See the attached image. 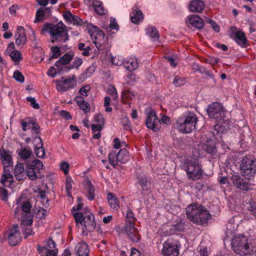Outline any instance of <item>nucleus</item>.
Returning <instances> with one entry per match:
<instances>
[{"label":"nucleus","mask_w":256,"mask_h":256,"mask_svg":"<svg viewBox=\"0 0 256 256\" xmlns=\"http://www.w3.org/2000/svg\"><path fill=\"white\" fill-rule=\"evenodd\" d=\"M188 218L194 224L205 226L212 215L206 208L198 203H192L186 208Z\"/></svg>","instance_id":"f257e3e1"},{"label":"nucleus","mask_w":256,"mask_h":256,"mask_svg":"<svg viewBox=\"0 0 256 256\" xmlns=\"http://www.w3.org/2000/svg\"><path fill=\"white\" fill-rule=\"evenodd\" d=\"M234 251L240 256H251L254 252L247 236L242 234L236 235L232 241Z\"/></svg>","instance_id":"f03ea898"},{"label":"nucleus","mask_w":256,"mask_h":256,"mask_svg":"<svg viewBox=\"0 0 256 256\" xmlns=\"http://www.w3.org/2000/svg\"><path fill=\"white\" fill-rule=\"evenodd\" d=\"M48 32L52 38V42H57L62 44L68 40L69 35L68 30H65L64 27L53 26L51 23H46L42 29V33Z\"/></svg>","instance_id":"7ed1b4c3"},{"label":"nucleus","mask_w":256,"mask_h":256,"mask_svg":"<svg viewBox=\"0 0 256 256\" xmlns=\"http://www.w3.org/2000/svg\"><path fill=\"white\" fill-rule=\"evenodd\" d=\"M198 120L196 114L188 111L177 120L176 122L177 128L182 133H190L196 128V124Z\"/></svg>","instance_id":"20e7f679"},{"label":"nucleus","mask_w":256,"mask_h":256,"mask_svg":"<svg viewBox=\"0 0 256 256\" xmlns=\"http://www.w3.org/2000/svg\"><path fill=\"white\" fill-rule=\"evenodd\" d=\"M182 168L186 172L188 178L192 180H200L203 176L202 166L196 159L186 160Z\"/></svg>","instance_id":"39448f33"},{"label":"nucleus","mask_w":256,"mask_h":256,"mask_svg":"<svg viewBox=\"0 0 256 256\" xmlns=\"http://www.w3.org/2000/svg\"><path fill=\"white\" fill-rule=\"evenodd\" d=\"M87 28L96 48L99 50H104L106 48L108 38L105 36L104 32L92 24H88Z\"/></svg>","instance_id":"423d86ee"},{"label":"nucleus","mask_w":256,"mask_h":256,"mask_svg":"<svg viewBox=\"0 0 256 256\" xmlns=\"http://www.w3.org/2000/svg\"><path fill=\"white\" fill-rule=\"evenodd\" d=\"M242 175L246 179H252L256 174V158L252 155L243 157L240 164Z\"/></svg>","instance_id":"0eeeda50"},{"label":"nucleus","mask_w":256,"mask_h":256,"mask_svg":"<svg viewBox=\"0 0 256 256\" xmlns=\"http://www.w3.org/2000/svg\"><path fill=\"white\" fill-rule=\"evenodd\" d=\"M161 122L164 124H170V120L168 116H163L161 120H160L158 118L156 112L152 110H150L147 114L146 125L148 128L152 130L154 132H157L160 130Z\"/></svg>","instance_id":"6e6552de"},{"label":"nucleus","mask_w":256,"mask_h":256,"mask_svg":"<svg viewBox=\"0 0 256 256\" xmlns=\"http://www.w3.org/2000/svg\"><path fill=\"white\" fill-rule=\"evenodd\" d=\"M76 76L72 75L70 78L62 76L60 80H55L56 84V89L58 92H65L70 89L73 88L76 84Z\"/></svg>","instance_id":"1a4fd4ad"},{"label":"nucleus","mask_w":256,"mask_h":256,"mask_svg":"<svg viewBox=\"0 0 256 256\" xmlns=\"http://www.w3.org/2000/svg\"><path fill=\"white\" fill-rule=\"evenodd\" d=\"M209 117L216 120L224 118V110L223 106L219 102H215L210 104L206 109Z\"/></svg>","instance_id":"9d476101"},{"label":"nucleus","mask_w":256,"mask_h":256,"mask_svg":"<svg viewBox=\"0 0 256 256\" xmlns=\"http://www.w3.org/2000/svg\"><path fill=\"white\" fill-rule=\"evenodd\" d=\"M230 120L227 119L224 120H218V122L214 126V130L212 134L216 138H221L222 134H225L230 130Z\"/></svg>","instance_id":"9b49d317"},{"label":"nucleus","mask_w":256,"mask_h":256,"mask_svg":"<svg viewBox=\"0 0 256 256\" xmlns=\"http://www.w3.org/2000/svg\"><path fill=\"white\" fill-rule=\"evenodd\" d=\"M134 225L133 222H126L124 230L128 238L132 242H138L140 240L141 236Z\"/></svg>","instance_id":"f8f14e48"},{"label":"nucleus","mask_w":256,"mask_h":256,"mask_svg":"<svg viewBox=\"0 0 256 256\" xmlns=\"http://www.w3.org/2000/svg\"><path fill=\"white\" fill-rule=\"evenodd\" d=\"M230 180L234 186L241 190L247 192L253 189L250 186L252 184L238 174H232L230 177Z\"/></svg>","instance_id":"ddd939ff"},{"label":"nucleus","mask_w":256,"mask_h":256,"mask_svg":"<svg viewBox=\"0 0 256 256\" xmlns=\"http://www.w3.org/2000/svg\"><path fill=\"white\" fill-rule=\"evenodd\" d=\"M0 160L4 166V172H6V168L13 165L12 152L9 150H6L3 148L0 149Z\"/></svg>","instance_id":"4468645a"},{"label":"nucleus","mask_w":256,"mask_h":256,"mask_svg":"<svg viewBox=\"0 0 256 256\" xmlns=\"http://www.w3.org/2000/svg\"><path fill=\"white\" fill-rule=\"evenodd\" d=\"M162 254L164 256H178L179 250L176 244L165 242L163 244Z\"/></svg>","instance_id":"2eb2a0df"},{"label":"nucleus","mask_w":256,"mask_h":256,"mask_svg":"<svg viewBox=\"0 0 256 256\" xmlns=\"http://www.w3.org/2000/svg\"><path fill=\"white\" fill-rule=\"evenodd\" d=\"M186 22L199 30L202 29L204 26V20L197 14H192L188 16Z\"/></svg>","instance_id":"dca6fc26"},{"label":"nucleus","mask_w":256,"mask_h":256,"mask_svg":"<svg viewBox=\"0 0 256 256\" xmlns=\"http://www.w3.org/2000/svg\"><path fill=\"white\" fill-rule=\"evenodd\" d=\"M16 44L17 46H24L26 44L27 38L24 28L22 26L17 28V32L15 34Z\"/></svg>","instance_id":"f3484780"},{"label":"nucleus","mask_w":256,"mask_h":256,"mask_svg":"<svg viewBox=\"0 0 256 256\" xmlns=\"http://www.w3.org/2000/svg\"><path fill=\"white\" fill-rule=\"evenodd\" d=\"M204 7V3L202 0H192L188 4V10L192 12L200 13Z\"/></svg>","instance_id":"a211bd4d"},{"label":"nucleus","mask_w":256,"mask_h":256,"mask_svg":"<svg viewBox=\"0 0 256 256\" xmlns=\"http://www.w3.org/2000/svg\"><path fill=\"white\" fill-rule=\"evenodd\" d=\"M84 226L86 230L90 232H92L96 226L94 216L92 213L85 216Z\"/></svg>","instance_id":"6ab92c4d"},{"label":"nucleus","mask_w":256,"mask_h":256,"mask_svg":"<svg viewBox=\"0 0 256 256\" xmlns=\"http://www.w3.org/2000/svg\"><path fill=\"white\" fill-rule=\"evenodd\" d=\"M38 140V142L37 144L34 146V150L36 156L39 158H43L45 155V150L43 146L42 141L41 138L39 136H36L34 138V140Z\"/></svg>","instance_id":"aec40b11"},{"label":"nucleus","mask_w":256,"mask_h":256,"mask_svg":"<svg viewBox=\"0 0 256 256\" xmlns=\"http://www.w3.org/2000/svg\"><path fill=\"white\" fill-rule=\"evenodd\" d=\"M202 148L203 150L212 156L216 155L218 152L216 142L212 140H207L203 144Z\"/></svg>","instance_id":"412c9836"},{"label":"nucleus","mask_w":256,"mask_h":256,"mask_svg":"<svg viewBox=\"0 0 256 256\" xmlns=\"http://www.w3.org/2000/svg\"><path fill=\"white\" fill-rule=\"evenodd\" d=\"M2 175L0 178V182L2 184L5 186H11L14 182L13 176L10 173V170L6 168V172Z\"/></svg>","instance_id":"4be33fe9"},{"label":"nucleus","mask_w":256,"mask_h":256,"mask_svg":"<svg viewBox=\"0 0 256 256\" xmlns=\"http://www.w3.org/2000/svg\"><path fill=\"white\" fill-rule=\"evenodd\" d=\"M128 160V151L124 148L120 149L117 154L116 160V165L124 164Z\"/></svg>","instance_id":"5701e85b"},{"label":"nucleus","mask_w":256,"mask_h":256,"mask_svg":"<svg viewBox=\"0 0 256 256\" xmlns=\"http://www.w3.org/2000/svg\"><path fill=\"white\" fill-rule=\"evenodd\" d=\"M234 40L238 44L243 47H245L248 42L244 32L242 31H236Z\"/></svg>","instance_id":"b1692460"},{"label":"nucleus","mask_w":256,"mask_h":256,"mask_svg":"<svg viewBox=\"0 0 256 256\" xmlns=\"http://www.w3.org/2000/svg\"><path fill=\"white\" fill-rule=\"evenodd\" d=\"M74 56V53L72 51L66 52L64 56L60 57L58 60H57V63H61L64 65L68 64L73 59Z\"/></svg>","instance_id":"393cba45"},{"label":"nucleus","mask_w":256,"mask_h":256,"mask_svg":"<svg viewBox=\"0 0 256 256\" xmlns=\"http://www.w3.org/2000/svg\"><path fill=\"white\" fill-rule=\"evenodd\" d=\"M35 170L33 164H26V175L31 180H36L38 178Z\"/></svg>","instance_id":"a878e982"},{"label":"nucleus","mask_w":256,"mask_h":256,"mask_svg":"<svg viewBox=\"0 0 256 256\" xmlns=\"http://www.w3.org/2000/svg\"><path fill=\"white\" fill-rule=\"evenodd\" d=\"M77 250L78 256H88L90 250L88 245L84 242L79 244Z\"/></svg>","instance_id":"bb28decb"},{"label":"nucleus","mask_w":256,"mask_h":256,"mask_svg":"<svg viewBox=\"0 0 256 256\" xmlns=\"http://www.w3.org/2000/svg\"><path fill=\"white\" fill-rule=\"evenodd\" d=\"M144 18L142 12L140 10L132 11L130 14V20L132 23L138 24Z\"/></svg>","instance_id":"cd10ccee"},{"label":"nucleus","mask_w":256,"mask_h":256,"mask_svg":"<svg viewBox=\"0 0 256 256\" xmlns=\"http://www.w3.org/2000/svg\"><path fill=\"white\" fill-rule=\"evenodd\" d=\"M86 188L88 192V198L90 200H94L95 198V188L90 180L86 182Z\"/></svg>","instance_id":"c85d7f7f"},{"label":"nucleus","mask_w":256,"mask_h":256,"mask_svg":"<svg viewBox=\"0 0 256 256\" xmlns=\"http://www.w3.org/2000/svg\"><path fill=\"white\" fill-rule=\"evenodd\" d=\"M124 66L126 69L132 72L138 68V63L136 60L130 58L127 61L124 62Z\"/></svg>","instance_id":"c756f323"},{"label":"nucleus","mask_w":256,"mask_h":256,"mask_svg":"<svg viewBox=\"0 0 256 256\" xmlns=\"http://www.w3.org/2000/svg\"><path fill=\"white\" fill-rule=\"evenodd\" d=\"M108 204L112 208H119L118 200L116 197V196L113 193H109L108 194Z\"/></svg>","instance_id":"7c9ffc66"},{"label":"nucleus","mask_w":256,"mask_h":256,"mask_svg":"<svg viewBox=\"0 0 256 256\" xmlns=\"http://www.w3.org/2000/svg\"><path fill=\"white\" fill-rule=\"evenodd\" d=\"M92 6L94 8L95 12L100 16L104 14V10L102 6V3L98 0H94L92 2Z\"/></svg>","instance_id":"2f4dec72"},{"label":"nucleus","mask_w":256,"mask_h":256,"mask_svg":"<svg viewBox=\"0 0 256 256\" xmlns=\"http://www.w3.org/2000/svg\"><path fill=\"white\" fill-rule=\"evenodd\" d=\"M138 179L142 192L147 191L150 190L149 185L150 184L148 182V180L146 176H139L138 178Z\"/></svg>","instance_id":"473e14b6"},{"label":"nucleus","mask_w":256,"mask_h":256,"mask_svg":"<svg viewBox=\"0 0 256 256\" xmlns=\"http://www.w3.org/2000/svg\"><path fill=\"white\" fill-rule=\"evenodd\" d=\"M21 240L20 234H8V240L10 245L12 246H16Z\"/></svg>","instance_id":"72a5a7b5"},{"label":"nucleus","mask_w":256,"mask_h":256,"mask_svg":"<svg viewBox=\"0 0 256 256\" xmlns=\"http://www.w3.org/2000/svg\"><path fill=\"white\" fill-rule=\"evenodd\" d=\"M247 204V210L250 212V214L256 218V202L254 199L250 198Z\"/></svg>","instance_id":"f704fd0d"},{"label":"nucleus","mask_w":256,"mask_h":256,"mask_svg":"<svg viewBox=\"0 0 256 256\" xmlns=\"http://www.w3.org/2000/svg\"><path fill=\"white\" fill-rule=\"evenodd\" d=\"M147 32L150 33V37L154 40L159 39L160 35L154 26H150L148 28Z\"/></svg>","instance_id":"c9c22d12"},{"label":"nucleus","mask_w":256,"mask_h":256,"mask_svg":"<svg viewBox=\"0 0 256 256\" xmlns=\"http://www.w3.org/2000/svg\"><path fill=\"white\" fill-rule=\"evenodd\" d=\"M12 61L16 64L19 63L22 60V54L17 50L12 52L10 54Z\"/></svg>","instance_id":"e433bc0d"},{"label":"nucleus","mask_w":256,"mask_h":256,"mask_svg":"<svg viewBox=\"0 0 256 256\" xmlns=\"http://www.w3.org/2000/svg\"><path fill=\"white\" fill-rule=\"evenodd\" d=\"M32 154V152L30 149L23 148L18 152V156L21 159L26 160Z\"/></svg>","instance_id":"4c0bfd02"},{"label":"nucleus","mask_w":256,"mask_h":256,"mask_svg":"<svg viewBox=\"0 0 256 256\" xmlns=\"http://www.w3.org/2000/svg\"><path fill=\"white\" fill-rule=\"evenodd\" d=\"M184 226V222L181 220L178 222L173 225L172 228H171L170 230H173L174 232H181L185 229Z\"/></svg>","instance_id":"58836bf2"},{"label":"nucleus","mask_w":256,"mask_h":256,"mask_svg":"<svg viewBox=\"0 0 256 256\" xmlns=\"http://www.w3.org/2000/svg\"><path fill=\"white\" fill-rule=\"evenodd\" d=\"M27 214H25L24 216L22 217V218L20 222V226H22V224L26 226H30L33 222V216L32 215H29L26 218H25Z\"/></svg>","instance_id":"ea45409f"},{"label":"nucleus","mask_w":256,"mask_h":256,"mask_svg":"<svg viewBox=\"0 0 256 256\" xmlns=\"http://www.w3.org/2000/svg\"><path fill=\"white\" fill-rule=\"evenodd\" d=\"M95 68L94 66H90L84 72L80 75V78L86 80V78L90 76L94 72Z\"/></svg>","instance_id":"a19ab883"},{"label":"nucleus","mask_w":256,"mask_h":256,"mask_svg":"<svg viewBox=\"0 0 256 256\" xmlns=\"http://www.w3.org/2000/svg\"><path fill=\"white\" fill-rule=\"evenodd\" d=\"M82 62L81 58H76L72 64L70 65L68 67L65 68L66 71L68 72L70 70L74 68H76V69H78V67L82 64Z\"/></svg>","instance_id":"79ce46f5"},{"label":"nucleus","mask_w":256,"mask_h":256,"mask_svg":"<svg viewBox=\"0 0 256 256\" xmlns=\"http://www.w3.org/2000/svg\"><path fill=\"white\" fill-rule=\"evenodd\" d=\"M117 154L114 150L112 151L109 153L108 159L110 164L114 168H116V160Z\"/></svg>","instance_id":"37998d69"},{"label":"nucleus","mask_w":256,"mask_h":256,"mask_svg":"<svg viewBox=\"0 0 256 256\" xmlns=\"http://www.w3.org/2000/svg\"><path fill=\"white\" fill-rule=\"evenodd\" d=\"M45 14L44 10L42 8H38L36 13V18L34 22H40L43 20L44 16Z\"/></svg>","instance_id":"c03bdc74"},{"label":"nucleus","mask_w":256,"mask_h":256,"mask_svg":"<svg viewBox=\"0 0 256 256\" xmlns=\"http://www.w3.org/2000/svg\"><path fill=\"white\" fill-rule=\"evenodd\" d=\"M74 216L75 218L76 224H82L84 222L85 216H84L83 214L80 212H73Z\"/></svg>","instance_id":"a18cd8bd"},{"label":"nucleus","mask_w":256,"mask_h":256,"mask_svg":"<svg viewBox=\"0 0 256 256\" xmlns=\"http://www.w3.org/2000/svg\"><path fill=\"white\" fill-rule=\"evenodd\" d=\"M206 23L210 24L212 29L216 32H220V26L216 24V22L211 18H206L205 20Z\"/></svg>","instance_id":"49530a36"},{"label":"nucleus","mask_w":256,"mask_h":256,"mask_svg":"<svg viewBox=\"0 0 256 256\" xmlns=\"http://www.w3.org/2000/svg\"><path fill=\"white\" fill-rule=\"evenodd\" d=\"M21 228L23 234L25 236L24 238H26L29 236L34 234V232H32V229L28 226H26L25 225L22 224Z\"/></svg>","instance_id":"de8ad7c7"},{"label":"nucleus","mask_w":256,"mask_h":256,"mask_svg":"<svg viewBox=\"0 0 256 256\" xmlns=\"http://www.w3.org/2000/svg\"><path fill=\"white\" fill-rule=\"evenodd\" d=\"M126 222H133V224H135V221L136 220V218L134 216V214L130 208H128L126 214Z\"/></svg>","instance_id":"09e8293b"},{"label":"nucleus","mask_w":256,"mask_h":256,"mask_svg":"<svg viewBox=\"0 0 256 256\" xmlns=\"http://www.w3.org/2000/svg\"><path fill=\"white\" fill-rule=\"evenodd\" d=\"M14 78L20 82H23L24 81V78L22 73L18 70H15L13 75Z\"/></svg>","instance_id":"8fccbe9b"},{"label":"nucleus","mask_w":256,"mask_h":256,"mask_svg":"<svg viewBox=\"0 0 256 256\" xmlns=\"http://www.w3.org/2000/svg\"><path fill=\"white\" fill-rule=\"evenodd\" d=\"M69 24H72L74 25L80 26L82 24L83 22L80 17L74 15Z\"/></svg>","instance_id":"3c124183"},{"label":"nucleus","mask_w":256,"mask_h":256,"mask_svg":"<svg viewBox=\"0 0 256 256\" xmlns=\"http://www.w3.org/2000/svg\"><path fill=\"white\" fill-rule=\"evenodd\" d=\"M94 120L96 122L98 123V124L104 126V120L103 116L101 114H97L94 116Z\"/></svg>","instance_id":"603ef678"},{"label":"nucleus","mask_w":256,"mask_h":256,"mask_svg":"<svg viewBox=\"0 0 256 256\" xmlns=\"http://www.w3.org/2000/svg\"><path fill=\"white\" fill-rule=\"evenodd\" d=\"M32 207L30 202L28 201H26L22 203L21 208L24 212L28 213L30 212Z\"/></svg>","instance_id":"864d4df0"},{"label":"nucleus","mask_w":256,"mask_h":256,"mask_svg":"<svg viewBox=\"0 0 256 256\" xmlns=\"http://www.w3.org/2000/svg\"><path fill=\"white\" fill-rule=\"evenodd\" d=\"M185 83V80L184 78H180L179 76H176L173 80V84L176 86H180Z\"/></svg>","instance_id":"5fc2aeb1"},{"label":"nucleus","mask_w":256,"mask_h":256,"mask_svg":"<svg viewBox=\"0 0 256 256\" xmlns=\"http://www.w3.org/2000/svg\"><path fill=\"white\" fill-rule=\"evenodd\" d=\"M80 108L84 112L85 114L90 111V104L86 101V102H82L79 104Z\"/></svg>","instance_id":"6e6d98bb"},{"label":"nucleus","mask_w":256,"mask_h":256,"mask_svg":"<svg viewBox=\"0 0 256 256\" xmlns=\"http://www.w3.org/2000/svg\"><path fill=\"white\" fill-rule=\"evenodd\" d=\"M30 164H33L34 168L40 170L42 168L44 165L42 162L38 159H34Z\"/></svg>","instance_id":"4d7b16f0"},{"label":"nucleus","mask_w":256,"mask_h":256,"mask_svg":"<svg viewBox=\"0 0 256 256\" xmlns=\"http://www.w3.org/2000/svg\"><path fill=\"white\" fill-rule=\"evenodd\" d=\"M0 196L2 197V200L3 201L7 200L8 198V191L6 188L0 187Z\"/></svg>","instance_id":"13d9d810"},{"label":"nucleus","mask_w":256,"mask_h":256,"mask_svg":"<svg viewBox=\"0 0 256 256\" xmlns=\"http://www.w3.org/2000/svg\"><path fill=\"white\" fill-rule=\"evenodd\" d=\"M26 100L30 102V106L35 109H38L40 108V105L38 104L36 102V100L34 98H32L30 96L26 98Z\"/></svg>","instance_id":"bf43d9fd"},{"label":"nucleus","mask_w":256,"mask_h":256,"mask_svg":"<svg viewBox=\"0 0 256 256\" xmlns=\"http://www.w3.org/2000/svg\"><path fill=\"white\" fill-rule=\"evenodd\" d=\"M69 164L66 162H62L60 165V168L62 170L65 174H68L69 172Z\"/></svg>","instance_id":"052dcab7"},{"label":"nucleus","mask_w":256,"mask_h":256,"mask_svg":"<svg viewBox=\"0 0 256 256\" xmlns=\"http://www.w3.org/2000/svg\"><path fill=\"white\" fill-rule=\"evenodd\" d=\"M72 180L70 178H66V190L67 192V194H69L70 193V190L72 188Z\"/></svg>","instance_id":"680f3d73"},{"label":"nucleus","mask_w":256,"mask_h":256,"mask_svg":"<svg viewBox=\"0 0 256 256\" xmlns=\"http://www.w3.org/2000/svg\"><path fill=\"white\" fill-rule=\"evenodd\" d=\"M24 172V168L23 164L18 162L14 168V173H22Z\"/></svg>","instance_id":"e2e57ef3"},{"label":"nucleus","mask_w":256,"mask_h":256,"mask_svg":"<svg viewBox=\"0 0 256 256\" xmlns=\"http://www.w3.org/2000/svg\"><path fill=\"white\" fill-rule=\"evenodd\" d=\"M90 90V86L89 84L86 85L81 88L79 90V93L84 96H87V92Z\"/></svg>","instance_id":"0e129e2a"},{"label":"nucleus","mask_w":256,"mask_h":256,"mask_svg":"<svg viewBox=\"0 0 256 256\" xmlns=\"http://www.w3.org/2000/svg\"><path fill=\"white\" fill-rule=\"evenodd\" d=\"M62 16L66 22L69 24L74 14L70 11L68 10L64 12Z\"/></svg>","instance_id":"69168bd1"},{"label":"nucleus","mask_w":256,"mask_h":256,"mask_svg":"<svg viewBox=\"0 0 256 256\" xmlns=\"http://www.w3.org/2000/svg\"><path fill=\"white\" fill-rule=\"evenodd\" d=\"M60 116L67 120H71L72 117L68 111L62 110L60 112Z\"/></svg>","instance_id":"338daca9"},{"label":"nucleus","mask_w":256,"mask_h":256,"mask_svg":"<svg viewBox=\"0 0 256 256\" xmlns=\"http://www.w3.org/2000/svg\"><path fill=\"white\" fill-rule=\"evenodd\" d=\"M12 234V235L18 234H20L19 232V228L17 224H14L10 229L8 230V234Z\"/></svg>","instance_id":"774afa93"}]
</instances>
